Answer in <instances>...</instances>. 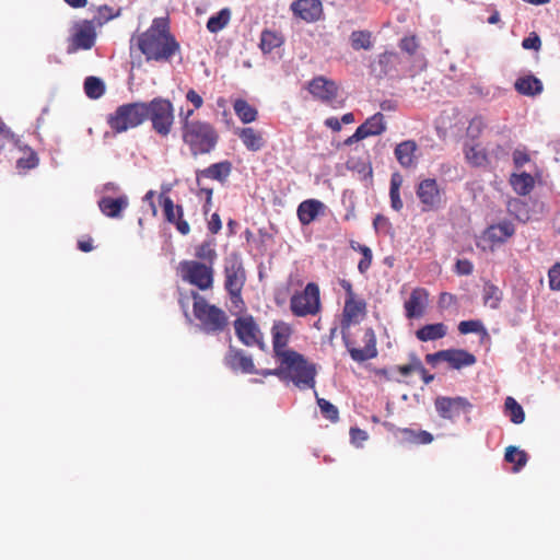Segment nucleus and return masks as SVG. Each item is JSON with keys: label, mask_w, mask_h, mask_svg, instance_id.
Wrapping results in <instances>:
<instances>
[{"label": "nucleus", "mask_w": 560, "mask_h": 560, "mask_svg": "<svg viewBox=\"0 0 560 560\" xmlns=\"http://www.w3.org/2000/svg\"><path fill=\"white\" fill-rule=\"evenodd\" d=\"M366 315V302L362 298L355 296L345 300L341 319V335L343 343L355 362H364L374 359L377 355L376 336L371 327L359 328L357 334L361 337L364 345L360 347L359 342L353 338L350 327L358 324Z\"/></svg>", "instance_id": "f257e3e1"}, {"label": "nucleus", "mask_w": 560, "mask_h": 560, "mask_svg": "<svg viewBox=\"0 0 560 560\" xmlns=\"http://www.w3.org/2000/svg\"><path fill=\"white\" fill-rule=\"evenodd\" d=\"M137 45L147 61L166 62L180 49L164 18L154 19L151 26L137 37Z\"/></svg>", "instance_id": "f03ea898"}, {"label": "nucleus", "mask_w": 560, "mask_h": 560, "mask_svg": "<svg viewBox=\"0 0 560 560\" xmlns=\"http://www.w3.org/2000/svg\"><path fill=\"white\" fill-rule=\"evenodd\" d=\"M282 364L283 382L293 383L301 390L314 389L317 368L298 351L287 354L278 361Z\"/></svg>", "instance_id": "7ed1b4c3"}, {"label": "nucleus", "mask_w": 560, "mask_h": 560, "mask_svg": "<svg viewBox=\"0 0 560 560\" xmlns=\"http://www.w3.org/2000/svg\"><path fill=\"white\" fill-rule=\"evenodd\" d=\"M192 299V313L207 334H218L226 329L229 317L226 313L214 304H210L205 296L197 291L190 292Z\"/></svg>", "instance_id": "20e7f679"}, {"label": "nucleus", "mask_w": 560, "mask_h": 560, "mask_svg": "<svg viewBox=\"0 0 560 560\" xmlns=\"http://www.w3.org/2000/svg\"><path fill=\"white\" fill-rule=\"evenodd\" d=\"M145 102L120 105L107 116V124L117 133L136 128L147 120Z\"/></svg>", "instance_id": "39448f33"}, {"label": "nucleus", "mask_w": 560, "mask_h": 560, "mask_svg": "<svg viewBox=\"0 0 560 560\" xmlns=\"http://www.w3.org/2000/svg\"><path fill=\"white\" fill-rule=\"evenodd\" d=\"M224 289L231 302L238 306L243 304L242 291L246 282V270L238 254L233 253L224 260Z\"/></svg>", "instance_id": "423d86ee"}, {"label": "nucleus", "mask_w": 560, "mask_h": 560, "mask_svg": "<svg viewBox=\"0 0 560 560\" xmlns=\"http://www.w3.org/2000/svg\"><path fill=\"white\" fill-rule=\"evenodd\" d=\"M178 273L184 282L196 287L200 291L213 288L214 268L210 264L198 260H183L178 265Z\"/></svg>", "instance_id": "0eeeda50"}, {"label": "nucleus", "mask_w": 560, "mask_h": 560, "mask_svg": "<svg viewBox=\"0 0 560 560\" xmlns=\"http://www.w3.org/2000/svg\"><path fill=\"white\" fill-rule=\"evenodd\" d=\"M147 105V119L151 120L153 130L162 138L171 133L174 124V108L168 100L155 97Z\"/></svg>", "instance_id": "6e6552de"}, {"label": "nucleus", "mask_w": 560, "mask_h": 560, "mask_svg": "<svg viewBox=\"0 0 560 560\" xmlns=\"http://www.w3.org/2000/svg\"><path fill=\"white\" fill-rule=\"evenodd\" d=\"M290 310L298 317L317 315L322 310L319 287L308 282L302 291H296L290 299Z\"/></svg>", "instance_id": "1a4fd4ad"}, {"label": "nucleus", "mask_w": 560, "mask_h": 560, "mask_svg": "<svg viewBox=\"0 0 560 560\" xmlns=\"http://www.w3.org/2000/svg\"><path fill=\"white\" fill-rule=\"evenodd\" d=\"M233 326L236 337L244 346L265 349L264 334L252 315L237 317Z\"/></svg>", "instance_id": "9d476101"}, {"label": "nucleus", "mask_w": 560, "mask_h": 560, "mask_svg": "<svg viewBox=\"0 0 560 560\" xmlns=\"http://www.w3.org/2000/svg\"><path fill=\"white\" fill-rule=\"evenodd\" d=\"M438 415L445 420L454 421L460 413H468L472 409L471 402L462 396H438L434 400Z\"/></svg>", "instance_id": "9b49d317"}, {"label": "nucleus", "mask_w": 560, "mask_h": 560, "mask_svg": "<svg viewBox=\"0 0 560 560\" xmlns=\"http://www.w3.org/2000/svg\"><path fill=\"white\" fill-rule=\"evenodd\" d=\"M416 194L422 205V211L436 210L442 205L443 194L434 178L421 180L417 187Z\"/></svg>", "instance_id": "f8f14e48"}, {"label": "nucleus", "mask_w": 560, "mask_h": 560, "mask_svg": "<svg viewBox=\"0 0 560 560\" xmlns=\"http://www.w3.org/2000/svg\"><path fill=\"white\" fill-rule=\"evenodd\" d=\"M308 91L314 97L329 104L332 107H338L341 104V102L337 98L338 86L336 82L324 77H317L313 79L308 84Z\"/></svg>", "instance_id": "ddd939ff"}, {"label": "nucleus", "mask_w": 560, "mask_h": 560, "mask_svg": "<svg viewBox=\"0 0 560 560\" xmlns=\"http://www.w3.org/2000/svg\"><path fill=\"white\" fill-rule=\"evenodd\" d=\"M223 363L231 371L244 374H254L257 372L253 358L248 355L244 350L238 349L232 345L229 346V349L223 358Z\"/></svg>", "instance_id": "4468645a"}, {"label": "nucleus", "mask_w": 560, "mask_h": 560, "mask_svg": "<svg viewBox=\"0 0 560 560\" xmlns=\"http://www.w3.org/2000/svg\"><path fill=\"white\" fill-rule=\"evenodd\" d=\"M160 202L163 208L165 220L175 225L176 230L182 235H187L190 232L189 223L184 219V210L179 205H174L171 197L164 194L160 195Z\"/></svg>", "instance_id": "2eb2a0df"}, {"label": "nucleus", "mask_w": 560, "mask_h": 560, "mask_svg": "<svg viewBox=\"0 0 560 560\" xmlns=\"http://www.w3.org/2000/svg\"><path fill=\"white\" fill-rule=\"evenodd\" d=\"M273 357L277 361L281 360L295 350L288 349V343L292 335V328L284 322H276L271 328Z\"/></svg>", "instance_id": "dca6fc26"}, {"label": "nucleus", "mask_w": 560, "mask_h": 560, "mask_svg": "<svg viewBox=\"0 0 560 560\" xmlns=\"http://www.w3.org/2000/svg\"><path fill=\"white\" fill-rule=\"evenodd\" d=\"M429 305V292L424 288H416L411 291L408 300L404 303L405 316L408 319L421 318L424 316Z\"/></svg>", "instance_id": "f3484780"}, {"label": "nucleus", "mask_w": 560, "mask_h": 560, "mask_svg": "<svg viewBox=\"0 0 560 560\" xmlns=\"http://www.w3.org/2000/svg\"><path fill=\"white\" fill-rule=\"evenodd\" d=\"M515 233V226L511 221L504 220L497 224L489 225L482 233V241L491 246L503 244Z\"/></svg>", "instance_id": "a211bd4d"}, {"label": "nucleus", "mask_w": 560, "mask_h": 560, "mask_svg": "<svg viewBox=\"0 0 560 560\" xmlns=\"http://www.w3.org/2000/svg\"><path fill=\"white\" fill-rule=\"evenodd\" d=\"M385 128L384 115L376 113L358 127L355 132L347 140H364L368 137L380 136L383 133Z\"/></svg>", "instance_id": "6ab92c4d"}, {"label": "nucleus", "mask_w": 560, "mask_h": 560, "mask_svg": "<svg viewBox=\"0 0 560 560\" xmlns=\"http://www.w3.org/2000/svg\"><path fill=\"white\" fill-rule=\"evenodd\" d=\"M294 15L306 22L319 20L323 13L322 2L319 0H296L291 4Z\"/></svg>", "instance_id": "aec40b11"}, {"label": "nucleus", "mask_w": 560, "mask_h": 560, "mask_svg": "<svg viewBox=\"0 0 560 560\" xmlns=\"http://www.w3.org/2000/svg\"><path fill=\"white\" fill-rule=\"evenodd\" d=\"M101 212L110 219H119L122 212L129 206V199L126 195H120L117 198L102 197L97 201Z\"/></svg>", "instance_id": "412c9836"}, {"label": "nucleus", "mask_w": 560, "mask_h": 560, "mask_svg": "<svg viewBox=\"0 0 560 560\" xmlns=\"http://www.w3.org/2000/svg\"><path fill=\"white\" fill-rule=\"evenodd\" d=\"M459 122L462 124V127L465 126V122L462 121V117L456 108L442 112L436 120L439 137H456V133L453 131V129L456 128Z\"/></svg>", "instance_id": "4be33fe9"}, {"label": "nucleus", "mask_w": 560, "mask_h": 560, "mask_svg": "<svg viewBox=\"0 0 560 560\" xmlns=\"http://www.w3.org/2000/svg\"><path fill=\"white\" fill-rule=\"evenodd\" d=\"M326 206L318 199L302 201L296 210L298 219L302 225H308L324 214Z\"/></svg>", "instance_id": "5701e85b"}, {"label": "nucleus", "mask_w": 560, "mask_h": 560, "mask_svg": "<svg viewBox=\"0 0 560 560\" xmlns=\"http://www.w3.org/2000/svg\"><path fill=\"white\" fill-rule=\"evenodd\" d=\"M184 140H215L213 128L201 121H184Z\"/></svg>", "instance_id": "b1692460"}, {"label": "nucleus", "mask_w": 560, "mask_h": 560, "mask_svg": "<svg viewBox=\"0 0 560 560\" xmlns=\"http://www.w3.org/2000/svg\"><path fill=\"white\" fill-rule=\"evenodd\" d=\"M444 362H447L452 369L460 370L471 366L476 363V357L464 349H446L443 350Z\"/></svg>", "instance_id": "393cba45"}, {"label": "nucleus", "mask_w": 560, "mask_h": 560, "mask_svg": "<svg viewBox=\"0 0 560 560\" xmlns=\"http://www.w3.org/2000/svg\"><path fill=\"white\" fill-rule=\"evenodd\" d=\"M21 142H12L13 156L16 158V168L20 174L35 167V152L25 145H20Z\"/></svg>", "instance_id": "a878e982"}, {"label": "nucleus", "mask_w": 560, "mask_h": 560, "mask_svg": "<svg viewBox=\"0 0 560 560\" xmlns=\"http://www.w3.org/2000/svg\"><path fill=\"white\" fill-rule=\"evenodd\" d=\"M95 43V31L94 27L86 23L82 25L72 37V47L69 51H75L78 49H91Z\"/></svg>", "instance_id": "bb28decb"}, {"label": "nucleus", "mask_w": 560, "mask_h": 560, "mask_svg": "<svg viewBox=\"0 0 560 560\" xmlns=\"http://www.w3.org/2000/svg\"><path fill=\"white\" fill-rule=\"evenodd\" d=\"M232 172V164L229 161L214 163L209 167L197 172V183L200 186V178H211L221 183L225 182Z\"/></svg>", "instance_id": "cd10ccee"}, {"label": "nucleus", "mask_w": 560, "mask_h": 560, "mask_svg": "<svg viewBox=\"0 0 560 560\" xmlns=\"http://www.w3.org/2000/svg\"><path fill=\"white\" fill-rule=\"evenodd\" d=\"M515 90L526 96H536L544 90L542 82L533 74L520 77L514 83Z\"/></svg>", "instance_id": "c85d7f7f"}, {"label": "nucleus", "mask_w": 560, "mask_h": 560, "mask_svg": "<svg viewBox=\"0 0 560 560\" xmlns=\"http://www.w3.org/2000/svg\"><path fill=\"white\" fill-rule=\"evenodd\" d=\"M395 155L402 167L416 166L417 142H399L395 149Z\"/></svg>", "instance_id": "c756f323"}, {"label": "nucleus", "mask_w": 560, "mask_h": 560, "mask_svg": "<svg viewBox=\"0 0 560 560\" xmlns=\"http://www.w3.org/2000/svg\"><path fill=\"white\" fill-rule=\"evenodd\" d=\"M515 194L518 196H527L535 187V177L526 172L513 173L509 179Z\"/></svg>", "instance_id": "7c9ffc66"}, {"label": "nucleus", "mask_w": 560, "mask_h": 560, "mask_svg": "<svg viewBox=\"0 0 560 560\" xmlns=\"http://www.w3.org/2000/svg\"><path fill=\"white\" fill-rule=\"evenodd\" d=\"M464 152L467 162L474 167L487 166L489 163L488 152L482 142H471Z\"/></svg>", "instance_id": "2f4dec72"}, {"label": "nucleus", "mask_w": 560, "mask_h": 560, "mask_svg": "<svg viewBox=\"0 0 560 560\" xmlns=\"http://www.w3.org/2000/svg\"><path fill=\"white\" fill-rule=\"evenodd\" d=\"M447 334V326L443 323L427 324L416 330V337L422 342L442 339Z\"/></svg>", "instance_id": "473e14b6"}, {"label": "nucleus", "mask_w": 560, "mask_h": 560, "mask_svg": "<svg viewBox=\"0 0 560 560\" xmlns=\"http://www.w3.org/2000/svg\"><path fill=\"white\" fill-rule=\"evenodd\" d=\"M399 61V56L394 51H385L378 56V60L373 65V71L378 75L389 74Z\"/></svg>", "instance_id": "72a5a7b5"}, {"label": "nucleus", "mask_w": 560, "mask_h": 560, "mask_svg": "<svg viewBox=\"0 0 560 560\" xmlns=\"http://www.w3.org/2000/svg\"><path fill=\"white\" fill-rule=\"evenodd\" d=\"M196 260L214 266L218 254L214 240H206L195 247Z\"/></svg>", "instance_id": "f704fd0d"}, {"label": "nucleus", "mask_w": 560, "mask_h": 560, "mask_svg": "<svg viewBox=\"0 0 560 560\" xmlns=\"http://www.w3.org/2000/svg\"><path fill=\"white\" fill-rule=\"evenodd\" d=\"M502 291L493 283L486 282L482 288L483 305L497 310L502 301Z\"/></svg>", "instance_id": "c9c22d12"}, {"label": "nucleus", "mask_w": 560, "mask_h": 560, "mask_svg": "<svg viewBox=\"0 0 560 560\" xmlns=\"http://www.w3.org/2000/svg\"><path fill=\"white\" fill-rule=\"evenodd\" d=\"M231 15L232 12L229 8L221 9L208 19L207 30L213 34L219 33L230 23Z\"/></svg>", "instance_id": "e433bc0d"}, {"label": "nucleus", "mask_w": 560, "mask_h": 560, "mask_svg": "<svg viewBox=\"0 0 560 560\" xmlns=\"http://www.w3.org/2000/svg\"><path fill=\"white\" fill-rule=\"evenodd\" d=\"M282 44L283 37L279 33L269 30L261 32L259 47L264 54H270Z\"/></svg>", "instance_id": "4c0bfd02"}, {"label": "nucleus", "mask_w": 560, "mask_h": 560, "mask_svg": "<svg viewBox=\"0 0 560 560\" xmlns=\"http://www.w3.org/2000/svg\"><path fill=\"white\" fill-rule=\"evenodd\" d=\"M234 112L237 117L244 122L248 124L256 119L257 110L249 105L245 100L238 98L233 105Z\"/></svg>", "instance_id": "58836bf2"}, {"label": "nucleus", "mask_w": 560, "mask_h": 560, "mask_svg": "<svg viewBox=\"0 0 560 560\" xmlns=\"http://www.w3.org/2000/svg\"><path fill=\"white\" fill-rule=\"evenodd\" d=\"M350 44L354 50H370L373 47L372 33L369 31H353L350 35Z\"/></svg>", "instance_id": "ea45409f"}, {"label": "nucleus", "mask_w": 560, "mask_h": 560, "mask_svg": "<svg viewBox=\"0 0 560 560\" xmlns=\"http://www.w3.org/2000/svg\"><path fill=\"white\" fill-rule=\"evenodd\" d=\"M84 92L89 98L97 100L104 95L105 84L97 77H88L84 80Z\"/></svg>", "instance_id": "a19ab883"}, {"label": "nucleus", "mask_w": 560, "mask_h": 560, "mask_svg": "<svg viewBox=\"0 0 560 560\" xmlns=\"http://www.w3.org/2000/svg\"><path fill=\"white\" fill-rule=\"evenodd\" d=\"M504 459L508 463L514 464L513 470H521L527 463V454L515 446H508L505 450Z\"/></svg>", "instance_id": "79ce46f5"}, {"label": "nucleus", "mask_w": 560, "mask_h": 560, "mask_svg": "<svg viewBox=\"0 0 560 560\" xmlns=\"http://www.w3.org/2000/svg\"><path fill=\"white\" fill-rule=\"evenodd\" d=\"M504 407L506 415L513 423L520 424L525 420L522 406L513 397H506Z\"/></svg>", "instance_id": "37998d69"}, {"label": "nucleus", "mask_w": 560, "mask_h": 560, "mask_svg": "<svg viewBox=\"0 0 560 560\" xmlns=\"http://www.w3.org/2000/svg\"><path fill=\"white\" fill-rule=\"evenodd\" d=\"M404 439L413 444H429L433 441V435L428 431H415L412 429H402Z\"/></svg>", "instance_id": "c03bdc74"}, {"label": "nucleus", "mask_w": 560, "mask_h": 560, "mask_svg": "<svg viewBox=\"0 0 560 560\" xmlns=\"http://www.w3.org/2000/svg\"><path fill=\"white\" fill-rule=\"evenodd\" d=\"M315 396L323 417L330 420L331 422H337L339 420L338 408L325 398L318 397L316 392Z\"/></svg>", "instance_id": "a18cd8bd"}, {"label": "nucleus", "mask_w": 560, "mask_h": 560, "mask_svg": "<svg viewBox=\"0 0 560 560\" xmlns=\"http://www.w3.org/2000/svg\"><path fill=\"white\" fill-rule=\"evenodd\" d=\"M458 331L462 335H467L470 332H481L485 336H488V332L483 326V324L478 319L463 320L458 325Z\"/></svg>", "instance_id": "49530a36"}, {"label": "nucleus", "mask_w": 560, "mask_h": 560, "mask_svg": "<svg viewBox=\"0 0 560 560\" xmlns=\"http://www.w3.org/2000/svg\"><path fill=\"white\" fill-rule=\"evenodd\" d=\"M351 247L354 249H358L362 254V258L360 259V261L358 264V270L361 273H365L372 265V259H373L372 250L366 245H360V244H358L357 247L354 245H351Z\"/></svg>", "instance_id": "de8ad7c7"}, {"label": "nucleus", "mask_w": 560, "mask_h": 560, "mask_svg": "<svg viewBox=\"0 0 560 560\" xmlns=\"http://www.w3.org/2000/svg\"><path fill=\"white\" fill-rule=\"evenodd\" d=\"M486 125L481 117H475L469 121V125L466 128L467 137L470 140H476L477 138L483 136L482 130Z\"/></svg>", "instance_id": "09e8293b"}, {"label": "nucleus", "mask_w": 560, "mask_h": 560, "mask_svg": "<svg viewBox=\"0 0 560 560\" xmlns=\"http://www.w3.org/2000/svg\"><path fill=\"white\" fill-rule=\"evenodd\" d=\"M402 376H409L412 373H417L420 369V359L416 354H411L407 364L397 365L395 368Z\"/></svg>", "instance_id": "8fccbe9b"}, {"label": "nucleus", "mask_w": 560, "mask_h": 560, "mask_svg": "<svg viewBox=\"0 0 560 560\" xmlns=\"http://www.w3.org/2000/svg\"><path fill=\"white\" fill-rule=\"evenodd\" d=\"M549 288L560 291V262H556L548 271Z\"/></svg>", "instance_id": "3c124183"}, {"label": "nucleus", "mask_w": 560, "mask_h": 560, "mask_svg": "<svg viewBox=\"0 0 560 560\" xmlns=\"http://www.w3.org/2000/svg\"><path fill=\"white\" fill-rule=\"evenodd\" d=\"M399 48L409 55H413L418 49V42L416 36H407L400 39Z\"/></svg>", "instance_id": "603ef678"}, {"label": "nucleus", "mask_w": 560, "mask_h": 560, "mask_svg": "<svg viewBox=\"0 0 560 560\" xmlns=\"http://www.w3.org/2000/svg\"><path fill=\"white\" fill-rule=\"evenodd\" d=\"M474 271V265L468 259H458L455 264V272L459 276H469Z\"/></svg>", "instance_id": "864d4df0"}, {"label": "nucleus", "mask_w": 560, "mask_h": 560, "mask_svg": "<svg viewBox=\"0 0 560 560\" xmlns=\"http://www.w3.org/2000/svg\"><path fill=\"white\" fill-rule=\"evenodd\" d=\"M522 47L524 49L539 50L541 47L540 37L536 33H532L528 37L523 39Z\"/></svg>", "instance_id": "5fc2aeb1"}, {"label": "nucleus", "mask_w": 560, "mask_h": 560, "mask_svg": "<svg viewBox=\"0 0 560 560\" xmlns=\"http://www.w3.org/2000/svg\"><path fill=\"white\" fill-rule=\"evenodd\" d=\"M389 197L392 208L396 211H400L402 209L404 203L396 184H394L393 188H389Z\"/></svg>", "instance_id": "6e6d98bb"}, {"label": "nucleus", "mask_w": 560, "mask_h": 560, "mask_svg": "<svg viewBox=\"0 0 560 560\" xmlns=\"http://www.w3.org/2000/svg\"><path fill=\"white\" fill-rule=\"evenodd\" d=\"M529 160V154L525 150H515L513 152V162L517 168L524 166Z\"/></svg>", "instance_id": "4d7b16f0"}, {"label": "nucleus", "mask_w": 560, "mask_h": 560, "mask_svg": "<svg viewBox=\"0 0 560 560\" xmlns=\"http://www.w3.org/2000/svg\"><path fill=\"white\" fill-rule=\"evenodd\" d=\"M215 142H191V152L196 155L199 152H210L214 148Z\"/></svg>", "instance_id": "13d9d810"}, {"label": "nucleus", "mask_w": 560, "mask_h": 560, "mask_svg": "<svg viewBox=\"0 0 560 560\" xmlns=\"http://www.w3.org/2000/svg\"><path fill=\"white\" fill-rule=\"evenodd\" d=\"M350 438L353 443L360 444L368 440V434L362 429L351 428L350 429Z\"/></svg>", "instance_id": "bf43d9fd"}, {"label": "nucleus", "mask_w": 560, "mask_h": 560, "mask_svg": "<svg viewBox=\"0 0 560 560\" xmlns=\"http://www.w3.org/2000/svg\"><path fill=\"white\" fill-rule=\"evenodd\" d=\"M222 228L221 218L218 213H213L211 215L210 221L208 222V229L212 234L219 233Z\"/></svg>", "instance_id": "052dcab7"}, {"label": "nucleus", "mask_w": 560, "mask_h": 560, "mask_svg": "<svg viewBox=\"0 0 560 560\" xmlns=\"http://www.w3.org/2000/svg\"><path fill=\"white\" fill-rule=\"evenodd\" d=\"M256 373L260 374L264 377L273 375V376L279 377L283 382V371H282V364L281 363H279V366L276 368V369H272V370L264 369V370L257 371Z\"/></svg>", "instance_id": "680f3d73"}, {"label": "nucleus", "mask_w": 560, "mask_h": 560, "mask_svg": "<svg viewBox=\"0 0 560 560\" xmlns=\"http://www.w3.org/2000/svg\"><path fill=\"white\" fill-rule=\"evenodd\" d=\"M186 98L195 108H200L203 104L202 97L192 89L187 92Z\"/></svg>", "instance_id": "e2e57ef3"}, {"label": "nucleus", "mask_w": 560, "mask_h": 560, "mask_svg": "<svg viewBox=\"0 0 560 560\" xmlns=\"http://www.w3.org/2000/svg\"><path fill=\"white\" fill-rule=\"evenodd\" d=\"M339 284L340 287L345 290L346 292V300H349V299H352V298H355L358 296L354 291H353V288H352V284L350 281L346 280V279H340L339 280Z\"/></svg>", "instance_id": "0e129e2a"}, {"label": "nucleus", "mask_w": 560, "mask_h": 560, "mask_svg": "<svg viewBox=\"0 0 560 560\" xmlns=\"http://www.w3.org/2000/svg\"><path fill=\"white\" fill-rule=\"evenodd\" d=\"M417 373H419L422 377V381L424 384H430L434 380V375L430 374L428 370L424 368L422 362L420 361V369L417 370Z\"/></svg>", "instance_id": "69168bd1"}, {"label": "nucleus", "mask_w": 560, "mask_h": 560, "mask_svg": "<svg viewBox=\"0 0 560 560\" xmlns=\"http://www.w3.org/2000/svg\"><path fill=\"white\" fill-rule=\"evenodd\" d=\"M325 125L332 129L334 131H339L341 129V121L336 117H329L325 120Z\"/></svg>", "instance_id": "338daca9"}, {"label": "nucleus", "mask_w": 560, "mask_h": 560, "mask_svg": "<svg viewBox=\"0 0 560 560\" xmlns=\"http://www.w3.org/2000/svg\"><path fill=\"white\" fill-rule=\"evenodd\" d=\"M425 360L428 363L430 364H434L436 363L438 361H444V353H443V350L441 351H438L435 353H430V354H427L425 355Z\"/></svg>", "instance_id": "774afa93"}]
</instances>
